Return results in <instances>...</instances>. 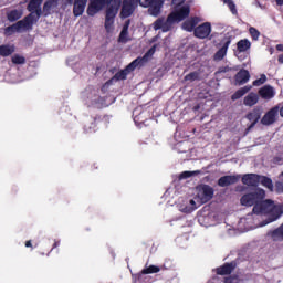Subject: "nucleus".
<instances>
[{
    "instance_id": "9",
    "label": "nucleus",
    "mask_w": 283,
    "mask_h": 283,
    "mask_svg": "<svg viewBox=\"0 0 283 283\" xmlns=\"http://www.w3.org/2000/svg\"><path fill=\"white\" fill-rule=\"evenodd\" d=\"M32 27L28 22V19L18 21L15 24L8 27L4 31V34L10 36L13 32H25V30H31Z\"/></svg>"
},
{
    "instance_id": "37",
    "label": "nucleus",
    "mask_w": 283,
    "mask_h": 283,
    "mask_svg": "<svg viewBox=\"0 0 283 283\" xmlns=\"http://www.w3.org/2000/svg\"><path fill=\"white\" fill-rule=\"evenodd\" d=\"M56 6H59L56 0H48L44 3V12H49L51 8H56Z\"/></svg>"
},
{
    "instance_id": "29",
    "label": "nucleus",
    "mask_w": 283,
    "mask_h": 283,
    "mask_svg": "<svg viewBox=\"0 0 283 283\" xmlns=\"http://www.w3.org/2000/svg\"><path fill=\"white\" fill-rule=\"evenodd\" d=\"M237 48L239 52H247V50H251V41L248 39L241 40L237 43Z\"/></svg>"
},
{
    "instance_id": "32",
    "label": "nucleus",
    "mask_w": 283,
    "mask_h": 283,
    "mask_svg": "<svg viewBox=\"0 0 283 283\" xmlns=\"http://www.w3.org/2000/svg\"><path fill=\"white\" fill-rule=\"evenodd\" d=\"M8 19L10 21H19L21 17H23V11L22 10H12L7 14Z\"/></svg>"
},
{
    "instance_id": "7",
    "label": "nucleus",
    "mask_w": 283,
    "mask_h": 283,
    "mask_svg": "<svg viewBox=\"0 0 283 283\" xmlns=\"http://www.w3.org/2000/svg\"><path fill=\"white\" fill-rule=\"evenodd\" d=\"M199 207L200 202L197 201L196 197H187L186 199H181L178 203V210L181 213H193Z\"/></svg>"
},
{
    "instance_id": "17",
    "label": "nucleus",
    "mask_w": 283,
    "mask_h": 283,
    "mask_svg": "<svg viewBox=\"0 0 283 283\" xmlns=\"http://www.w3.org/2000/svg\"><path fill=\"white\" fill-rule=\"evenodd\" d=\"M243 185L248 187H258L260 185V176L256 174H248L242 177Z\"/></svg>"
},
{
    "instance_id": "50",
    "label": "nucleus",
    "mask_w": 283,
    "mask_h": 283,
    "mask_svg": "<svg viewBox=\"0 0 283 283\" xmlns=\"http://www.w3.org/2000/svg\"><path fill=\"white\" fill-rule=\"evenodd\" d=\"M280 115H281V117L283 118V106H282L281 109H280Z\"/></svg>"
},
{
    "instance_id": "38",
    "label": "nucleus",
    "mask_w": 283,
    "mask_h": 283,
    "mask_svg": "<svg viewBox=\"0 0 283 283\" xmlns=\"http://www.w3.org/2000/svg\"><path fill=\"white\" fill-rule=\"evenodd\" d=\"M12 63H14V65H23V63H25V57L22 55H13Z\"/></svg>"
},
{
    "instance_id": "22",
    "label": "nucleus",
    "mask_w": 283,
    "mask_h": 283,
    "mask_svg": "<svg viewBox=\"0 0 283 283\" xmlns=\"http://www.w3.org/2000/svg\"><path fill=\"white\" fill-rule=\"evenodd\" d=\"M249 78H251V75L249 74V71L241 70L235 75V83H238V85H244V83H249Z\"/></svg>"
},
{
    "instance_id": "13",
    "label": "nucleus",
    "mask_w": 283,
    "mask_h": 283,
    "mask_svg": "<svg viewBox=\"0 0 283 283\" xmlns=\"http://www.w3.org/2000/svg\"><path fill=\"white\" fill-rule=\"evenodd\" d=\"M211 34V23L205 22L195 29L197 39H207Z\"/></svg>"
},
{
    "instance_id": "18",
    "label": "nucleus",
    "mask_w": 283,
    "mask_h": 283,
    "mask_svg": "<svg viewBox=\"0 0 283 283\" xmlns=\"http://www.w3.org/2000/svg\"><path fill=\"white\" fill-rule=\"evenodd\" d=\"M240 180V175L223 176L218 180L219 187H229Z\"/></svg>"
},
{
    "instance_id": "43",
    "label": "nucleus",
    "mask_w": 283,
    "mask_h": 283,
    "mask_svg": "<svg viewBox=\"0 0 283 283\" xmlns=\"http://www.w3.org/2000/svg\"><path fill=\"white\" fill-rule=\"evenodd\" d=\"M130 1V3H134L135 6H137L138 7V3H139V6L143 8V4L142 3H144L145 2V0H129Z\"/></svg>"
},
{
    "instance_id": "8",
    "label": "nucleus",
    "mask_w": 283,
    "mask_h": 283,
    "mask_svg": "<svg viewBox=\"0 0 283 283\" xmlns=\"http://www.w3.org/2000/svg\"><path fill=\"white\" fill-rule=\"evenodd\" d=\"M142 4L143 8H148V13L151 17H158V14H160V10H163L165 0H144Z\"/></svg>"
},
{
    "instance_id": "39",
    "label": "nucleus",
    "mask_w": 283,
    "mask_h": 283,
    "mask_svg": "<svg viewBox=\"0 0 283 283\" xmlns=\"http://www.w3.org/2000/svg\"><path fill=\"white\" fill-rule=\"evenodd\" d=\"M199 76L200 75L198 74V72H192L185 76V81H189L190 83H193V81H198Z\"/></svg>"
},
{
    "instance_id": "46",
    "label": "nucleus",
    "mask_w": 283,
    "mask_h": 283,
    "mask_svg": "<svg viewBox=\"0 0 283 283\" xmlns=\"http://www.w3.org/2000/svg\"><path fill=\"white\" fill-rule=\"evenodd\" d=\"M279 63L282 65L283 64V54L279 55V59H277Z\"/></svg>"
},
{
    "instance_id": "19",
    "label": "nucleus",
    "mask_w": 283,
    "mask_h": 283,
    "mask_svg": "<svg viewBox=\"0 0 283 283\" xmlns=\"http://www.w3.org/2000/svg\"><path fill=\"white\" fill-rule=\"evenodd\" d=\"M129 20H127L118 36V43H128V41H132V38L129 36Z\"/></svg>"
},
{
    "instance_id": "3",
    "label": "nucleus",
    "mask_w": 283,
    "mask_h": 283,
    "mask_svg": "<svg viewBox=\"0 0 283 283\" xmlns=\"http://www.w3.org/2000/svg\"><path fill=\"white\" fill-rule=\"evenodd\" d=\"M156 54V45L150 48L143 57H137L134 60L125 70L117 72L112 81H125L129 72H134L139 65H145L148 61H151V56Z\"/></svg>"
},
{
    "instance_id": "21",
    "label": "nucleus",
    "mask_w": 283,
    "mask_h": 283,
    "mask_svg": "<svg viewBox=\"0 0 283 283\" xmlns=\"http://www.w3.org/2000/svg\"><path fill=\"white\" fill-rule=\"evenodd\" d=\"M198 23H200V18L198 17L188 19L182 23V30H186V32H193V28H196Z\"/></svg>"
},
{
    "instance_id": "41",
    "label": "nucleus",
    "mask_w": 283,
    "mask_h": 283,
    "mask_svg": "<svg viewBox=\"0 0 283 283\" xmlns=\"http://www.w3.org/2000/svg\"><path fill=\"white\" fill-rule=\"evenodd\" d=\"M266 83V75H261L259 80L253 82L254 87H259V85H264Z\"/></svg>"
},
{
    "instance_id": "14",
    "label": "nucleus",
    "mask_w": 283,
    "mask_h": 283,
    "mask_svg": "<svg viewBox=\"0 0 283 283\" xmlns=\"http://www.w3.org/2000/svg\"><path fill=\"white\" fill-rule=\"evenodd\" d=\"M118 10H120V0H109L106 7V17L116 18Z\"/></svg>"
},
{
    "instance_id": "30",
    "label": "nucleus",
    "mask_w": 283,
    "mask_h": 283,
    "mask_svg": "<svg viewBox=\"0 0 283 283\" xmlns=\"http://www.w3.org/2000/svg\"><path fill=\"white\" fill-rule=\"evenodd\" d=\"M14 52V45H0V56H10Z\"/></svg>"
},
{
    "instance_id": "15",
    "label": "nucleus",
    "mask_w": 283,
    "mask_h": 283,
    "mask_svg": "<svg viewBox=\"0 0 283 283\" xmlns=\"http://www.w3.org/2000/svg\"><path fill=\"white\" fill-rule=\"evenodd\" d=\"M229 45H231V36H227L223 40L222 48L213 56L214 61H222V59H224V56H227V52L229 50Z\"/></svg>"
},
{
    "instance_id": "33",
    "label": "nucleus",
    "mask_w": 283,
    "mask_h": 283,
    "mask_svg": "<svg viewBox=\"0 0 283 283\" xmlns=\"http://www.w3.org/2000/svg\"><path fill=\"white\" fill-rule=\"evenodd\" d=\"M143 275H149L151 273H160V268L156 265H149L148 268L142 271Z\"/></svg>"
},
{
    "instance_id": "1",
    "label": "nucleus",
    "mask_w": 283,
    "mask_h": 283,
    "mask_svg": "<svg viewBox=\"0 0 283 283\" xmlns=\"http://www.w3.org/2000/svg\"><path fill=\"white\" fill-rule=\"evenodd\" d=\"M253 213L255 216H266L268 218L261 223L254 224L253 214H247L239 221V229L241 233H244L245 231H253V229H258L260 227H266V224H271V222L280 220L283 216V206L275 203L271 199H266L262 205L258 203L253 207Z\"/></svg>"
},
{
    "instance_id": "36",
    "label": "nucleus",
    "mask_w": 283,
    "mask_h": 283,
    "mask_svg": "<svg viewBox=\"0 0 283 283\" xmlns=\"http://www.w3.org/2000/svg\"><path fill=\"white\" fill-rule=\"evenodd\" d=\"M185 6H189L188 3H185V0H172L174 12L180 8H185Z\"/></svg>"
},
{
    "instance_id": "12",
    "label": "nucleus",
    "mask_w": 283,
    "mask_h": 283,
    "mask_svg": "<svg viewBox=\"0 0 283 283\" xmlns=\"http://www.w3.org/2000/svg\"><path fill=\"white\" fill-rule=\"evenodd\" d=\"M280 114V107L275 106L272 109H270L265 115L262 117L261 123L262 125H273L275 120H277V116Z\"/></svg>"
},
{
    "instance_id": "28",
    "label": "nucleus",
    "mask_w": 283,
    "mask_h": 283,
    "mask_svg": "<svg viewBox=\"0 0 283 283\" xmlns=\"http://www.w3.org/2000/svg\"><path fill=\"white\" fill-rule=\"evenodd\" d=\"M268 238H271L275 242H277V240H283L282 228H277V229H275L273 231H269L268 232Z\"/></svg>"
},
{
    "instance_id": "44",
    "label": "nucleus",
    "mask_w": 283,
    "mask_h": 283,
    "mask_svg": "<svg viewBox=\"0 0 283 283\" xmlns=\"http://www.w3.org/2000/svg\"><path fill=\"white\" fill-rule=\"evenodd\" d=\"M276 189H277V191H279L280 193H282V192H283V184H282V182H277V184H276Z\"/></svg>"
},
{
    "instance_id": "6",
    "label": "nucleus",
    "mask_w": 283,
    "mask_h": 283,
    "mask_svg": "<svg viewBox=\"0 0 283 283\" xmlns=\"http://www.w3.org/2000/svg\"><path fill=\"white\" fill-rule=\"evenodd\" d=\"M43 3V0H31L28 6L29 12H31L27 19V23H30V27L34 25L41 17V4Z\"/></svg>"
},
{
    "instance_id": "16",
    "label": "nucleus",
    "mask_w": 283,
    "mask_h": 283,
    "mask_svg": "<svg viewBox=\"0 0 283 283\" xmlns=\"http://www.w3.org/2000/svg\"><path fill=\"white\" fill-rule=\"evenodd\" d=\"M259 95L264 101H271V98H275V88L271 85H264L259 90Z\"/></svg>"
},
{
    "instance_id": "35",
    "label": "nucleus",
    "mask_w": 283,
    "mask_h": 283,
    "mask_svg": "<svg viewBox=\"0 0 283 283\" xmlns=\"http://www.w3.org/2000/svg\"><path fill=\"white\" fill-rule=\"evenodd\" d=\"M200 171H184L179 176V180H187V178H191V176H198Z\"/></svg>"
},
{
    "instance_id": "49",
    "label": "nucleus",
    "mask_w": 283,
    "mask_h": 283,
    "mask_svg": "<svg viewBox=\"0 0 283 283\" xmlns=\"http://www.w3.org/2000/svg\"><path fill=\"white\" fill-rule=\"evenodd\" d=\"M277 6H283V0H276Z\"/></svg>"
},
{
    "instance_id": "11",
    "label": "nucleus",
    "mask_w": 283,
    "mask_h": 283,
    "mask_svg": "<svg viewBox=\"0 0 283 283\" xmlns=\"http://www.w3.org/2000/svg\"><path fill=\"white\" fill-rule=\"evenodd\" d=\"M120 4H122V9L119 13L120 19H128V17H132V14H134V11L136 10V8H138L134 2L129 0H123Z\"/></svg>"
},
{
    "instance_id": "4",
    "label": "nucleus",
    "mask_w": 283,
    "mask_h": 283,
    "mask_svg": "<svg viewBox=\"0 0 283 283\" xmlns=\"http://www.w3.org/2000/svg\"><path fill=\"white\" fill-rule=\"evenodd\" d=\"M265 197L266 192L264 189L258 188L254 193H247L242 196L240 202L242 207H253V205L255 207L256 205H262L265 202L266 200L262 201Z\"/></svg>"
},
{
    "instance_id": "40",
    "label": "nucleus",
    "mask_w": 283,
    "mask_h": 283,
    "mask_svg": "<svg viewBox=\"0 0 283 283\" xmlns=\"http://www.w3.org/2000/svg\"><path fill=\"white\" fill-rule=\"evenodd\" d=\"M249 33L252 36L253 41H258V39H260V31H258V29L251 27L249 29Z\"/></svg>"
},
{
    "instance_id": "48",
    "label": "nucleus",
    "mask_w": 283,
    "mask_h": 283,
    "mask_svg": "<svg viewBox=\"0 0 283 283\" xmlns=\"http://www.w3.org/2000/svg\"><path fill=\"white\" fill-rule=\"evenodd\" d=\"M59 244H61V242H60V241H55V242H54V245H53L54 249H56V247H59Z\"/></svg>"
},
{
    "instance_id": "24",
    "label": "nucleus",
    "mask_w": 283,
    "mask_h": 283,
    "mask_svg": "<svg viewBox=\"0 0 283 283\" xmlns=\"http://www.w3.org/2000/svg\"><path fill=\"white\" fill-rule=\"evenodd\" d=\"M247 118H248V120H250V123H252V124L250 125V128H251V127H255V125H256L258 122L260 120V109L254 108L252 112H250V113L247 115Z\"/></svg>"
},
{
    "instance_id": "23",
    "label": "nucleus",
    "mask_w": 283,
    "mask_h": 283,
    "mask_svg": "<svg viewBox=\"0 0 283 283\" xmlns=\"http://www.w3.org/2000/svg\"><path fill=\"white\" fill-rule=\"evenodd\" d=\"M260 97L256 93H250L244 97L243 105H245V107H253V105H258Z\"/></svg>"
},
{
    "instance_id": "27",
    "label": "nucleus",
    "mask_w": 283,
    "mask_h": 283,
    "mask_svg": "<svg viewBox=\"0 0 283 283\" xmlns=\"http://www.w3.org/2000/svg\"><path fill=\"white\" fill-rule=\"evenodd\" d=\"M115 19L116 18L109 17V15L105 17L104 28H105V30L108 34H112V32H114V21H115Z\"/></svg>"
},
{
    "instance_id": "26",
    "label": "nucleus",
    "mask_w": 283,
    "mask_h": 283,
    "mask_svg": "<svg viewBox=\"0 0 283 283\" xmlns=\"http://www.w3.org/2000/svg\"><path fill=\"white\" fill-rule=\"evenodd\" d=\"M249 92H251V86H243L241 88H239L232 96L231 98L233 101H238L240 98H242V96H244L245 94H249Z\"/></svg>"
},
{
    "instance_id": "25",
    "label": "nucleus",
    "mask_w": 283,
    "mask_h": 283,
    "mask_svg": "<svg viewBox=\"0 0 283 283\" xmlns=\"http://www.w3.org/2000/svg\"><path fill=\"white\" fill-rule=\"evenodd\" d=\"M234 269H235V265L233 263H227L217 269V274L218 275H229V273H231Z\"/></svg>"
},
{
    "instance_id": "31",
    "label": "nucleus",
    "mask_w": 283,
    "mask_h": 283,
    "mask_svg": "<svg viewBox=\"0 0 283 283\" xmlns=\"http://www.w3.org/2000/svg\"><path fill=\"white\" fill-rule=\"evenodd\" d=\"M266 187L270 191H273V181L269 177L259 176V185Z\"/></svg>"
},
{
    "instance_id": "47",
    "label": "nucleus",
    "mask_w": 283,
    "mask_h": 283,
    "mask_svg": "<svg viewBox=\"0 0 283 283\" xmlns=\"http://www.w3.org/2000/svg\"><path fill=\"white\" fill-rule=\"evenodd\" d=\"M25 247H27V248L32 247V241H27V242H25Z\"/></svg>"
},
{
    "instance_id": "10",
    "label": "nucleus",
    "mask_w": 283,
    "mask_h": 283,
    "mask_svg": "<svg viewBox=\"0 0 283 283\" xmlns=\"http://www.w3.org/2000/svg\"><path fill=\"white\" fill-rule=\"evenodd\" d=\"M105 6H107V0H91L86 12L88 17H94L95 14H98Z\"/></svg>"
},
{
    "instance_id": "5",
    "label": "nucleus",
    "mask_w": 283,
    "mask_h": 283,
    "mask_svg": "<svg viewBox=\"0 0 283 283\" xmlns=\"http://www.w3.org/2000/svg\"><path fill=\"white\" fill-rule=\"evenodd\" d=\"M193 197L199 202V206L202 207V205L209 202V200L213 198V189L209 185L197 186L193 192Z\"/></svg>"
},
{
    "instance_id": "20",
    "label": "nucleus",
    "mask_w": 283,
    "mask_h": 283,
    "mask_svg": "<svg viewBox=\"0 0 283 283\" xmlns=\"http://www.w3.org/2000/svg\"><path fill=\"white\" fill-rule=\"evenodd\" d=\"M86 6H87V0H75L73 4L74 17H82L83 12H85Z\"/></svg>"
},
{
    "instance_id": "2",
    "label": "nucleus",
    "mask_w": 283,
    "mask_h": 283,
    "mask_svg": "<svg viewBox=\"0 0 283 283\" xmlns=\"http://www.w3.org/2000/svg\"><path fill=\"white\" fill-rule=\"evenodd\" d=\"M191 12L190 6H184L176 11H172L167 19H158L154 22V30H161V32H169L171 30L174 23H180V21H185L187 17H189Z\"/></svg>"
},
{
    "instance_id": "42",
    "label": "nucleus",
    "mask_w": 283,
    "mask_h": 283,
    "mask_svg": "<svg viewBox=\"0 0 283 283\" xmlns=\"http://www.w3.org/2000/svg\"><path fill=\"white\" fill-rule=\"evenodd\" d=\"M224 283H240V279L238 276H230L226 279Z\"/></svg>"
},
{
    "instance_id": "45",
    "label": "nucleus",
    "mask_w": 283,
    "mask_h": 283,
    "mask_svg": "<svg viewBox=\"0 0 283 283\" xmlns=\"http://www.w3.org/2000/svg\"><path fill=\"white\" fill-rule=\"evenodd\" d=\"M276 50H277L279 52H283V44H277V45H276Z\"/></svg>"
},
{
    "instance_id": "34",
    "label": "nucleus",
    "mask_w": 283,
    "mask_h": 283,
    "mask_svg": "<svg viewBox=\"0 0 283 283\" xmlns=\"http://www.w3.org/2000/svg\"><path fill=\"white\" fill-rule=\"evenodd\" d=\"M224 6L229 7V10L232 12V14H238V9H235V3H233V0H221Z\"/></svg>"
}]
</instances>
